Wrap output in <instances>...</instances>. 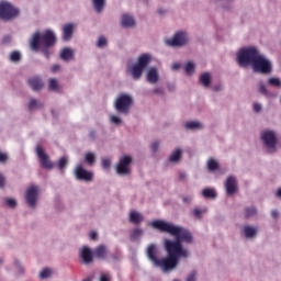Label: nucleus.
I'll return each mask as SVG.
<instances>
[{
    "instance_id": "46",
    "label": "nucleus",
    "mask_w": 281,
    "mask_h": 281,
    "mask_svg": "<svg viewBox=\"0 0 281 281\" xmlns=\"http://www.w3.org/2000/svg\"><path fill=\"white\" fill-rule=\"evenodd\" d=\"M97 45L98 47H106V37L100 36Z\"/></svg>"
},
{
    "instance_id": "6",
    "label": "nucleus",
    "mask_w": 281,
    "mask_h": 281,
    "mask_svg": "<svg viewBox=\"0 0 281 281\" xmlns=\"http://www.w3.org/2000/svg\"><path fill=\"white\" fill-rule=\"evenodd\" d=\"M21 14V11L10 2H0V19L1 21H12Z\"/></svg>"
},
{
    "instance_id": "31",
    "label": "nucleus",
    "mask_w": 281,
    "mask_h": 281,
    "mask_svg": "<svg viewBox=\"0 0 281 281\" xmlns=\"http://www.w3.org/2000/svg\"><path fill=\"white\" fill-rule=\"evenodd\" d=\"M85 161L88 164V166H93L95 164V154L88 153L85 156Z\"/></svg>"
},
{
    "instance_id": "18",
    "label": "nucleus",
    "mask_w": 281,
    "mask_h": 281,
    "mask_svg": "<svg viewBox=\"0 0 281 281\" xmlns=\"http://www.w3.org/2000/svg\"><path fill=\"white\" fill-rule=\"evenodd\" d=\"M226 194L232 196L236 190H238V184L236 183L235 177H228L225 181Z\"/></svg>"
},
{
    "instance_id": "15",
    "label": "nucleus",
    "mask_w": 281,
    "mask_h": 281,
    "mask_svg": "<svg viewBox=\"0 0 281 281\" xmlns=\"http://www.w3.org/2000/svg\"><path fill=\"white\" fill-rule=\"evenodd\" d=\"M261 139L267 148H276V144H278V138L276 137V133L272 131H265L261 134Z\"/></svg>"
},
{
    "instance_id": "13",
    "label": "nucleus",
    "mask_w": 281,
    "mask_h": 281,
    "mask_svg": "<svg viewBox=\"0 0 281 281\" xmlns=\"http://www.w3.org/2000/svg\"><path fill=\"white\" fill-rule=\"evenodd\" d=\"M75 177L79 181H86V182L93 181V172L87 171V169H85V167H82L81 165H78L76 167Z\"/></svg>"
},
{
    "instance_id": "21",
    "label": "nucleus",
    "mask_w": 281,
    "mask_h": 281,
    "mask_svg": "<svg viewBox=\"0 0 281 281\" xmlns=\"http://www.w3.org/2000/svg\"><path fill=\"white\" fill-rule=\"evenodd\" d=\"M94 258H98L99 260H104L106 258V246L100 245L93 250Z\"/></svg>"
},
{
    "instance_id": "10",
    "label": "nucleus",
    "mask_w": 281,
    "mask_h": 281,
    "mask_svg": "<svg viewBox=\"0 0 281 281\" xmlns=\"http://www.w3.org/2000/svg\"><path fill=\"white\" fill-rule=\"evenodd\" d=\"M36 156L40 159V164L42 168H45V170H52L54 168V162L49 160V156L45 153L43 149V146L37 145L35 149Z\"/></svg>"
},
{
    "instance_id": "5",
    "label": "nucleus",
    "mask_w": 281,
    "mask_h": 281,
    "mask_svg": "<svg viewBox=\"0 0 281 281\" xmlns=\"http://www.w3.org/2000/svg\"><path fill=\"white\" fill-rule=\"evenodd\" d=\"M149 63L150 57L147 54L140 55L137 63L131 68L132 78L134 80H139V78H142V74H144V69L148 67Z\"/></svg>"
},
{
    "instance_id": "19",
    "label": "nucleus",
    "mask_w": 281,
    "mask_h": 281,
    "mask_svg": "<svg viewBox=\"0 0 281 281\" xmlns=\"http://www.w3.org/2000/svg\"><path fill=\"white\" fill-rule=\"evenodd\" d=\"M147 82L150 85H157L159 82V72L157 68H149L147 71Z\"/></svg>"
},
{
    "instance_id": "53",
    "label": "nucleus",
    "mask_w": 281,
    "mask_h": 281,
    "mask_svg": "<svg viewBox=\"0 0 281 281\" xmlns=\"http://www.w3.org/2000/svg\"><path fill=\"white\" fill-rule=\"evenodd\" d=\"M43 54L45 58H49V56H52V52H49V47H44Z\"/></svg>"
},
{
    "instance_id": "62",
    "label": "nucleus",
    "mask_w": 281,
    "mask_h": 281,
    "mask_svg": "<svg viewBox=\"0 0 281 281\" xmlns=\"http://www.w3.org/2000/svg\"><path fill=\"white\" fill-rule=\"evenodd\" d=\"M278 211L277 210H274V211H272L271 212V216H272V218H278Z\"/></svg>"
},
{
    "instance_id": "52",
    "label": "nucleus",
    "mask_w": 281,
    "mask_h": 281,
    "mask_svg": "<svg viewBox=\"0 0 281 281\" xmlns=\"http://www.w3.org/2000/svg\"><path fill=\"white\" fill-rule=\"evenodd\" d=\"M0 188H5V176L0 173Z\"/></svg>"
},
{
    "instance_id": "54",
    "label": "nucleus",
    "mask_w": 281,
    "mask_h": 281,
    "mask_svg": "<svg viewBox=\"0 0 281 281\" xmlns=\"http://www.w3.org/2000/svg\"><path fill=\"white\" fill-rule=\"evenodd\" d=\"M100 281H111V276L110 274H101Z\"/></svg>"
},
{
    "instance_id": "59",
    "label": "nucleus",
    "mask_w": 281,
    "mask_h": 281,
    "mask_svg": "<svg viewBox=\"0 0 281 281\" xmlns=\"http://www.w3.org/2000/svg\"><path fill=\"white\" fill-rule=\"evenodd\" d=\"M182 201H183V203H191L192 198L191 196H183Z\"/></svg>"
},
{
    "instance_id": "33",
    "label": "nucleus",
    "mask_w": 281,
    "mask_h": 281,
    "mask_svg": "<svg viewBox=\"0 0 281 281\" xmlns=\"http://www.w3.org/2000/svg\"><path fill=\"white\" fill-rule=\"evenodd\" d=\"M256 214H258V211L254 206L247 207L245 210V217L246 218H251V216H256Z\"/></svg>"
},
{
    "instance_id": "7",
    "label": "nucleus",
    "mask_w": 281,
    "mask_h": 281,
    "mask_svg": "<svg viewBox=\"0 0 281 281\" xmlns=\"http://www.w3.org/2000/svg\"><path fill=\"white\" fill-rule=\"evenodd\" d=\"M131 106H133V98L128 94H121L114 102V109L124 115H127Z\"/></svg>"
},
{
    "instance_id": "42",
    "label": "nucleus",
    "mask_w": 281,
    "mask_h": 281,
    "mask_svg": "<svg viewBox=\"0 0 281 281\" xmlns=\"http://www.w3.org/2000/svg\"><path fill=\"white\" fill-rule=\"evenodd\" d=\"M67 167V157H61L58 162H57V168L59 170H65V168Z\"/></svg>"
},
{
    "instance_id": "57",
    "label": "nucleus",
    "mask_w": 281,
    "mask_h": 281,
    "mask_svg": "<svg viewBox=\"0 0 281 281\" xmlns=\"http://www.w3.org/2000/svg\"><path fill=\"white\" fill-rule=\"evenodd\" d=\"M97 238H98V233L91 232L90 233V240H97Z\"/></svg>"
},
{
    "instance_id": "38",
    "label": "nucleus",
    "mask_w": 281,
    "mask_h": 281,
    "mask_svg": "<svg viewBox=\"0 0 281 281\" xmlns=\"http://www.w3.org/2000/svg\"><path fill=\"white\" fill-rule=\"evenodd\" d=\"M142 234H144V231H142V228L133 229L132 234H131L132 240H137V238H139V236H142Z\"/></svg>"
},
{
    "instance_id": "45",
    "label": "nucleus",
    "mask_w": 281,
    "mask_h": 281,
    "mask_svg": "<svg viewBox=\"0 0 281 281\" xmlns=\"http://www.w3.org/2000/svg\"><path fill=\"white\" fill-rule=\"evenodd\" d=\"M102 168H104V170H109V168H111V160L109 158L102 159Z\"/></svg>"
},
{
    "instance_id": "47",
    "label": "nucleus",
    "mask_w": 281,
    "mask_h": 281,
    "mask_svg": "<svg viewBox=\"0 0 281 281\" xmlns=\"http://www.w3.org/2000/svg\"><path fill=\"white\" fill-rule=\"evenodd\" d=\"M5 205H8V207H16V200L8 198L5 200Z\"/></svg>"
},
{
    "instance_id": "60",
    "label": "nucleus",
    "mask_w": 281,
    "mask_h": 281,
    "mask_svg": "<svg viewBox=\"0 0 281 281\" xmlns=\"http://www.w3.org/2000/svg\"><path fill=\"white\" fill-rule=\"evenodd\" d=\"M154 93H158L161 95L164 93V90L161 88H156L154 89Z\"/></svg>"
},
{
    "instance_id": "43",
    "label": "nucleus",
    "mask_w": 281,
    "mask_h": 281,
    "mask_svg": "<svg viewBox=\"0 0 281 281\" xmlns=\"http://www.w3.org/2000/svg\"><path fill=\"white\" fill-rule=\"evenodd\" d=\"M192 214L195 218H201V216L205 214V210L193 209Z\"/></svg>"
},
{
    "instance_id": "22",
    "label": "nucleus",
    "mask_w": 281,
    "mask_h": 281,
    "mask_svg": "<svg viewBox=\"0 0 281 281\" xmlns=\"http://www.w3.org/2000/svg\"><path fill=\"white\" fill-rule=\"evenodd\" d=\"M29 85L33 91H41L43 89V81L38 77L30 78Z\"/></svg>"
},
{
    "instance_id": "34",
    "label": "nucleus",
    "mask_w": 281,
    "mask_h": 281,
    "mask_svg": "<svg viewBox=\"0 0 281 281\" xmlns=\"http://www.w3.org/2000/svg\"><path fill=\"white\" fill-rule=\"evenodd\" d=\"M184 71L187 76H192L194 74V64H192V61H188L184 65Z\"/></svg>"
},
{
    "instance_id": "36",
    "label": "nucleus",
    "mask_w": 281,
    "mask_h": 281,
    "mask_svg": "<svg viewBox=\"0 0 281 281\" xmlns=\"http://www.w3.org/2000/svg\"><path fill=\"white\" fill-rule=\"evenodd\" d=\"M268 85H270V87L280 88L281 87V81H280L279 78L271 77V78L268 79Z\"/></svg>"
},
{
    "instance_id": "40",
    "label": "nucleus",
    "mask_w": 281,
    "mask_h": 281,
    "mask_svg": "<svg viewBox=\"0 0 281 281\" xmlns=\"http://www.w3.org/2000/svg\"><path fill=\"white\" fill-rule=\"evenodd\" d=\"M10 60L11 63H19L21 60V53L14 50L10 54Z\"/></svg>"
},
{
    "instance_id": "2",
    "label": "nucleus",
    "mask_w": 281,
    "mask_h": 281,
    "mask_svg": "<svg viewBox=\"0 0 281 281\" xmlns=\"http://www.w3.org/2000/svg\"><path fill=\"white\" fill-rule=\"evenodd\" d=\"M30 45L33 52H38L41 47H54L56 45V35L50 30H46L42 34L37 31L33 34Z\"/></svg>"
},
{
    "instance_id": "27",
    "label": "nucleus",
    "mask_w": 281,
    "mask_h": 281,
    "mask_svg": "<svg viewBox=\"0 0 281 281\" xmlns=\"http://www.w3.org/2000/svg\"><path fill=\"white\" fill-rule=\"evenodd\" d=\"M257 233H258V229H256L251 226L244 227V235L246 238H254V236H256Z\"/></svg>"
},
{
    "instance_id": "61",
    "label": "nucleus",
    "mask_w": 281,
    "mask_h": 281,
    "mask_svg": "<svg viewBox=\"0 0 281 281\" xmlns=\"http://www.w3.org/2000/svg\"><path fill=\"white\" fill-rule=\"evenodd\" d=\"M180 68H181V64H173L172 65L173 71H177V69H180Z\"/></svg>"
},
{
    "instance_id": "39",
    "label": "nucleus",
    "mask_w": 281,
    "mask_h": 281,
    "mask_svg": "<svg viewBox=\"0 0 281 281\" xmlns=\"http://www.w3.org/2000/svg\"><path fill=\"white\" fill-rule=\"evenodd\" d=\"M52 276V269L45 268L40 272L41 280H46V278H49Z\"/></svg>"
},
{
    "instance_id": "17",
    "label": "nucleus",
    "mask_w": 281,
    "mask_h": 281,
    "mask_svg": "<svg viewBox=\"0 0 281 281\" xmlns=\"http://www.w3.org/2000/svg\"><path fill=\"white\" fill-rule=\"evenodd\" d=\"M79 258L83 265H91L93 262V252L89 247L85 246L79 250Z\"/></svg>"
},
{
    "instance_id": "16",
    "label": "nucleus",
    "mask_w": 281,
    "mask_h": 281,
    "mask_svg": "<svg viewBox=\"0 0 281 281\" xmlns=\"http://www.w3.org/2000/svg\"><path fill=\"white\" fill-rule=\"evenodd\" d=\"M146 256L150 262H153L154 266L157 265V261L159 260V248L155 244H150L147 246L146 249Z\"/></svg>"
},
{
    "instance_id": "56",
    "label": "nucleus",
    "mask_w": 281,
    "mask_h": 281,
    "mask_svg": "<svg viewBox=\"0 0 281 281\" xmlns=\"http://www.w3.org/2000/svg\"><path fill=\"white\" fill-rule=\"evenodd\" d=\"M58 69H60V66H58V65H53V66L50 67V71H52L53 74H56V71H58Z\"/></svg>"
},
{
    "instance_id": "41",
    "label": "nucleus",
    "mask_w": 281,
    "mask_h": 281,
    "mask_svg": "<svg viewBox=\"0 0 281 281\" xmlns=\"http://www.w3.org/2000/svg\"><path fill=\"white\" fill-rule=\"evenodd\" d=\"M41 109V106H43L42 103H38V101H36V99H31L30 102H29V109L30 111H32V109Z\"/></svg>"
},
{
    "instance_id": "58",
    "label": "nucleus",
    "mask_w": 281,
    "mask_h": 281,
    "mask_svg": "<svg viewBox=\"0 0 281 281\" xmlns=\"http://www.w3.org/2000/svg\"><path fill=\"white\" fill-rule=\"evenodd\" d=\"M186 172H179V180L180 181H186Z\"/></svg>"
},
{
    "instance_id": "23",
    "label": "nucleus",
    "mask_w": 281,
    "mask_h": 281,
    "mask_svg": "<svg viewBox=\"0 0 281 281\" xmlns=\"http://www.w3.org/2000/svg\"><path fill=\"white\" fill-rule=\"evenodd\" d=\"M64 41H70L71 36H74V24L68 23L63 29Z\"/></svg>"
},
{
    "instance_id": "49",
    "label": "nucleus",
    "mask_w": 281,
    "mask_h": 281,
    "mask_svg": "<svg viewBox=\"0 0 281 281\" xmlns=\"http://www.w3.org/2000/svg\"><path fill=\"white\" fill-rule=\"evenodd\" d=\"M111 123L112 124H122V119L121 117H117L115 115H112L111 116Z\"/></svg>"
},
{
    "instance_id": "28",
    "label": "nucleus",
    "mask_w": 281,
    "mask_h": 281,
    "mask_svg": "<svg viewBox=\"0 0 281 281\" xmlns=\"http://www.w3.org/2000/svg\"><path fill=\"white\" fill-rule=\"evenodd\" d=\"M202 195L204 199H216V191L214 189L207 188L202 191Z\"/></svg>"
},
{
    "instance_id": "8",
    "label": "nucleus",
    "mask_w": 281,
    "mask_h": 281,
    "mask_svg": "<svg viewBox=\"0 0 281 281\" xmlns=\"http://www.w3.org/2000/svg\"><path fill=\"white\" fill-rule=\"evenodd\" d=\"M252 69L256 74H271L273 70L271 61H269L265 56L259 55L252 64Z\"/></svg>"
},
{
    "instance_id": "63",
    "label": "nucleus",
    "mask_w": 281,
    "mask_h": 281,
    "mask_svg": "<svg viewBox=\"0 0 281 281\" xmlns=\"http://www.w3.org/2000/svg\"><path fill=\"white\" fill-rule=\"evenodd\" d=\"M277 196H279V199H281V188L277 190Z\"/></svg>"
},
{
    "instance_id": "4",
    "label": "nucleus",
    "mask_w": 281,
    "mask_h": 281,
    "mask_svg": "<svg viewBox=\"0 0 281 281\" xmlns=\"http://www.w3.org/2000/svg\"><path fill=\"white\" fill-rule=\"evenodd\" d=\"M260 53L256 47H247L239 50L237 55V63L239 67H247L248 65L254 66Z\"/></svg>"
},
{
    "instance_id": "64",
    "label": "nucleus",
    "mask_w": 281,
    "mask_h": 281,
    "mask_svg": "<svg viewBox=\"0 0 281 281\" xmlns=\"http://www.w3.org/2000/svg\"><path fill=\"white\" fill-rule=\"evenodd\" d=\"M83 281H93V277H88V278L85 279Z\"/></svg>"
},
{
    "instance_id": "51",
    "label": "nucleus",
    "mask_w": 281,
    "mask_h": 281,
    "mask_svg": "<svg viewBox=\"0 0 281 281\" xmlns=\"http://www.w3.org/2000/svg\"><path fill=\"white\" fill-rule=\"evenodd\" d=\"M8 161V155L0 151V164Z\"/></svg>"
},
{
    "instance_id": "12",
    "label": "nucleus",
    "mask_w": 281,
    "mask_h": 281,
    "mask_svg": "<svg viewBox=\"0 0 281 281\" xmlns=\"http://www.w3.org/2000/svg\"><path fill=\"white\" fill-rule=\"evenodd\" d=\"M188 43V35L186 32H178L173 35L171 40L167 41V44L170 45V47H181Z\"/></svg>"
},
{
    "instance_id": "3",
    "label": "nucleus",
    "mask_w": 281,
    "mask_h": 281,
    "mask_svg": "<svg viewBox=\"0 0 281 281\" xmlns=\"http://www.w3.org/2000/svg\"><path fill=\"white\" fill-rule=\"evenodd\" d=\"M165 249L167 251V256L173 258L179 261V258H188V250L183 248V245L179 241H172L170 239L165 240Z\"/></svg>"
},
{
    "instance_id": "50",
    "label": "nucleus",
    "mask_w": 281,
    "mask_h": 281,
    "mask_svg": "<svg viewBox=\"0 0 281 281\" xmlns=\"http://www.w3.org/2000/svg\"><path fill=\"white\" fill-rule=\"evenodd\" d=\"M150 148H151L153 153H157V150H159V142L156 140V142L151 143Z\"/></svg>"
},
{
    "instance_id": "24",
    "label": "nucleus",
    "mask_w": 281,
    "mask_h": 281,
    "mask_svg": "<svg viewBox=\"0 0 281 281\" xmlns=\"http://www.w3.org/2000/svg\"><path fill=\"white\" fill-rule=\"evenodd\" d=\"M121 23L123 27H133L135 25V19L132 15L123 14Z\"/></svg>"
},
{
    "instance_id": "44",
    "label": "nucleus",
    "mask_w": 281,
    "mask_h": 281,
    "mask_svg": "<svg viewBox=\"0 0 281 281\" xmlns=\"http://www.w3.org/2000/svg\"><path fill=\"white\" fill-rule=\"evenodd\" d=\"M259 93H262V95H269V91L267 90V87L265 83L260 82L258 86Z\"/></svg>"
},
{
    "instance_id": "20",
    "label": "nucleus",
    "mask_w": 281,
    "mask_h": 281,
    "mask_svg": "<svg viewBox=\"0 0 281 281\" xmlns=\"http://www.w3.org/2000/svg\"><path fill=\"white\" fill-rule=\"evenodd\" d=\"M128 221H130V223H133L134 225H139V223L144 222V215H142L137 211H131Z\"/></svg>"
},
{
    "instance_id": "55",
    "label": "nucleus",
    "mask_w": 281,
    "mask_h": 281,
    "mask_svg": "<svg viewBox=\"0 0 281 281\" xmlns=\"http://www.w3.org/2000/svg\"><path fill=\"white\" fill-rule=\"evenodd\" d=\"M262 106L259 103H254V111L255 113H260Z\"/></svg>"
},
{
    "instance_id": "1",
    "label": "nucleus",
    "mask_w": 281,
    "mask_h": 281,
    "mask_svg": "<svg viewBox=\"0 0 281 281\" xmlns=\"http://www.w3.org/2000/svg\"><path fill=\"white\" fill-rule=\"evenodd\" d=\"M150 225L154 227V229H158L159 232H165L167 234H171V236H176V240H179V243H192L193 240L190 231L183 227L175 226L173 224L164 222L161 220H156L151 222Z\"/></svg>"
},
{
    "instance_id": "48",
    "label": "nucleus",
    "mask_w": 281,
    "mask_h": 281,
    "mask_svg": "<svg viewBox=\"0 0 281 281\" xmlns=\"http://www.w3.org/2000/svg\"><path fill=\"white\" fill-rule=\"evenodd\" d=\"M187 281H196V270H193L189 273Z\"/></svg>"
},
{
    "instance_id": "37",
    "label": "nucleus",
    "mask_w": 281,
    "mask_h": 281,
    "mask_svg": "<svg viewBox=\"0 0 281 281\" xmlns=\"http://www.w3.org/2000/svg\"><path fill=\"white\" fill-rule=\"evenodd\" d=\"M186 127L189 128L190 131H194L196 128H201V123L194 122V121L187 122Z\"/></svg>"
},
{
    "instance_id": "25",
    "label": "nucleus",
    "mask_w": 281,
    "mask_h": 281,
    "mask_svg": "<svg viewBox=\"0 0 281 281\" xmlns=\"http://www.w3.org/2000/svg\"><path fill=\"white\" fill-rule=\"evenodd\" d=\"M61 60H71L74 58V50L71 48H64L60 53Z\"/></svg>"
},
{
    "instance_id": "14",
    "label": "nucleus",
    "mask_w": 281,
    "mask_h": 281,
    "mask_svg": "<svg viewBox=\"0 0 281 281\" xmlns=\"http://www.w3.org/2000/svg\"><path fill=\"white\" fill-rule=\"evenodd\" d=\"M132 161L133 158H131V156H123L120 159L119 165L116 166L117 175H128L131 172V169H128V167L131 166Z\"/></svg>"
},
{
    "instance_id": "35",
    "label": "nucleus",
    "mask_w": 281,
    "mask_h": 281,
    "mask_svg": "<svg viewBox=\"0 0 281 281\" xmlns=\"http://www.w3.org/2000/svg\"><path fill=\"white\" fill-rule=\"evenodd\" d=\"M48 89L50 91H58V80H56L55 78H50L48 80Z\"/></svg>"
},
{
    "instance_id": "26",
    "label": "nucleus",
    "mask_w": 281,
    "mask_h": 281,
    "mask_svg": "<svg viewBox=\"0 0 281 281\" xmlns=\"http://www.w3.org/2000/svg\"><path fill=\"white\" fill-rule=\"evenodd\" d=\"M200 82L203 85V87H210L212 82V77L210 76V72H204L200 76Z\"/></svg>"
},
{
    "instance_id": "9",
    "label": "nucleus",
    "mask_w": 281,
    "mask_h": 281,
    "mask_svg": "<svg viewBox=\"0 0 281 281\" xmlns=\"http://www.w3.org/2000/svg\"><path fill=\"white\" fill-rule=\"evenodd\" d=\"M177 265H179V260L167 255L166 258L158 259L154 267H158L164 271V273H168V271H172V269H177Z\"/></svg>"
},
{
    "instance_id": "29",
    "label": "nucleus",
    "mask_w": 281,
    "mask_h": 281,
    "mask_svg": "<svg viewBox=\"0 0 281 281\" xmlns=\"http://www.w3.org/2000/svg\"><path fill=\"white\" fill-rule=\"evenodd\" d=\"M207 170H210L211 172H214V170H218V161H216L213 158H210L207 161Z\"/></svg>"
},
{
    "instance_id": "32",
    "label": "nucleus",
    "mask_w": 281,
    "mask_h": 281,
    "mask_svg": "<svg viewBox=\"0 0 281 281\" xmlns=\"http://www.w3.org/2000/svg\"><path fill=\"white\" fill-rule=\"evenodd\" d=\"M181 159V149H176L169 157V161L177 162Z\"/></svg>"
},
{
    "instance_id": "11",
    "label": "nucleus",
    "mask_w": 281,
    "mask_h": 281,
    "mask_svg": "<svg viewBox=\"0 0 281 281\" xmlns=\"http://www.w3.org/2000/svg\"><path fill=\"white\" fill-rule=\"evenodd\" d=\"M24 199L30 207H35L38 199V187H30L25 192Z\"/></svg>"
},
{
    "instance_id": "30",
    "label": "nucleus",
    "mask_w": 281,
    "mask_h": 281,
    "mask_svg": "<svg viewBox=\"0 0 281 281\" xmlns=\"http://www.w3.org/2000/svg\"><path fill=\"white\" fill-rule=\"evenodd\" d=\"M95 12L104 10V0H92Z\"/></svg>"
}]
</instances>
